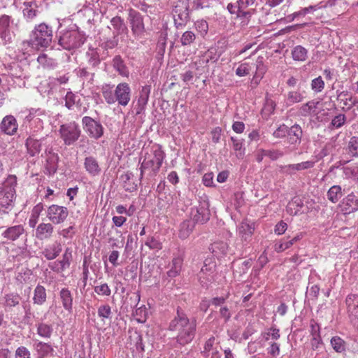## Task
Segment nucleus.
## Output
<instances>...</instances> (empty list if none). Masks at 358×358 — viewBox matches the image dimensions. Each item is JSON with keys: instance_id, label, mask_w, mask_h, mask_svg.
<instances>
[{"instance_id": "f257e3e1", "label": "nucleus", "mask_w": 358, "mask_h": 358, "mask_svg": "<svg viewBox=\"0 0 358 358\" xmlns=\"http://www.w3.org/2000/svg\"><path fill=\"white\" fill-rule=\"evenodd\" d=\"M168 330L176 333V342L180 345L190 343L195 337L196 322L195 319H189L185 311L178 307L176 314L170 321Z\"/></svg>"}, {"instance_id": "f03ea898", "label": "nucleus", "mask_w": 358, "mask_h": 358, "mask_svg": "<svg viewBox=\"0 0 358 358\" xmlns=\"http://www.w3.org/2000/svg\"><path fill=\"white\" fill-rule=\"evenodd\" d=\"M101 94L110 105L117 102L120 106H126L131 99V88L127 83L118 84L115 89L114 85L105 84L101 87Z\"/></svg>"}, {"instance_id": "7ed1b4c3", "label": "nucleus", "mask_w": 358, "mask_h": 358, "mask_svg": "<svg viewBox=\"0 0 358 358\" xmlns=\"http://www.w3.org/2000/svg\"><path fill=\"white\" fill-rule=\"evenodd\" d=\"M56 38L61 48L68 51L78 49L86 41L85 34L77 27L61 30L57 34Z\"/></svg>"}, {"instance_id": "20e7f679", "label": "nucleus", "mask_w": 358, "mask_h": 358, "mask_svg": "<svg viewBox=\"0 0 358 358\" xmlns=\"http://www.w3.org/2000/svg\"><path fill=\"white\" fill-rule=\"evenodd\" d=\"M166 155L162 150V146L159 144L152 145L151 152L147 153L145 158L141 163L140 171V180L143 177L144 171L147 169H151L150 176L153 177L157 176L160 167L162 165Z\"/></svg>"}, {"instance_id": "39448f33", "label": "nucleus", "mask_w": 358, "mask_h": 358, "mask_svg": "<svg viewBox=\"0 0 358 358\" xmlns=\"http://www.w3.org/2000/svg\"><path fill=\"white\" fill-rule=\"evenodd\" d=\"M53 38L52 27L45 22L36 24L31 31L28 44L37 49L50 46Z\"/></svg>"}, {"instance_id": "423d86ee", "label": "nucleus", "mask_w": 358, "mask_h": 358, "mask_svg": "<svg viewBox=\"0 0 358 358\" xmlns=\"http://www.w3.org/2000/svg\"><path fill=\"white\" fill-rule=\"evenodd\" d=\"M17 178L10 175L0 184V213H8L13 206L15 199Z\"/></svg>"}, {"instance_id": "0eeeda50", "label": "nucleus", "mask_w": 358, "mask_h": 358, "mask_svg": "<svg viewBox=\"0 0 358 358\" xmlns=\"http://www.w3.org/2000/svg\"><path fill=\"white\" fill-rule=\"evenodd\" d=\"M81 129L75 121L62 124L59 128V134L64 144L67 146L74 145L81 136Z\"/></svg>"}, {"instance_id": "6e6552de", "label": "nucleus", "mask_w": 358, "mask_h": 358, "mask_svg": "<svg viewBox=\"0 0 358 358\" xmlns=\"http://www.w3.org/2000/svg\"><path fill=\"white\" fill-rule=\"evenodd\" d=\"M82 125L84 131L91 138L98 140L103 135L104 128L101 123L90 116L82 118Z\"/></svg>"}, {"instance_id": "1a4fd4ad", "label": "nucleus", "mask_w": 358, "mask_h": 358, "mask_svg": "<svg viewBox=\"0 0 358 358\" xmlns=\"http://www.w3.org/2000/svg\"><path fill=\"white\" fill-rule=\"evenodd\" d=\"M12 23L13 20L10 16L3 15L0 17V39L4 45L11 43L14 36L11 27Z\"/></svg>"}, {"instance_id": "9d476101", "label": "nucleus", "mask_w": 358, "mask_h": 358, "mask_svg": "<svg viewBox=\"0 0 358 358\" xmlns=\"http://www.w3.org/2000/svg\"><path fill=\"white\" fill-rule=\"evenodd\" d=\"M69 215L67 208L58 205H51L47 210V217L52 223L59 224L65 221Z\"/></svg>"}, {"instance_id": "9b49d317", "label": "nucleus", "mask_w": 358, "mask_h": 358, "mask_svg": "<svg viewBox=\"0 0 358 358\" xmlns=\"http://www.w3.org/2000/svg\"><path fill=\"white\" fill-rule=\"evenodd\" d=\"M128 20L134 36H140L145 32V25L143 16L138 11L130 9Z\"/></svg>"}, {"instance_id": "f8f14e48", "label": "nucleus", "mask_w": 358, "mask_h": 358, "mask_svg": "<svg viewBox=\"0 0 358 358\" xmlns=\"http://www.w3.org/2000/svg\"><path fill=\"white\" fill-rule=\"evenodd\" d=\"M303 130L298 124L292 125L289 129L287 136V142L289 144L290 151L296 150L301 143Z\"/></svg>"}, {"instance_id": "ddd939ff", "label": "nucleus", "mask_w": 358, "mask_h": 358, "mask_svg": "<svg viewBox=\"0 0 358 358\" xmlns=\"http://www.w3.org/2000/svg\"><path fill=\"white\" fill-rule=\"evenodd\" d=\"M208 203L206 201L201 202L199 206L192 209L193 221L196 223L204 224L210 219Z\"/></svg>"}, {"instance_id": "4468645a", "label": "nucleus", "mask_w": 358, "mask_h": 358, "mask_svg": "<svg viewBox=\"0 0 358 358\" xmlns=\"http://www.w3.org/2000/svg\"><path fill=\"white\" fill-rule=\"evenodd\" d=\"M345 303L351 322L358 326V295L349 294L346 297Z\"/></svg>"}, {"instance_id": "2eb2a0df", "label": "nucleus", "mask_w": 358, "mask_h": 358, "mask_svg": "<svg viewBox=\"0 0 358 358\" xmlns=\"http://www.w3.org/2000/svg\"><path fill=\"white\" fill-rule=\"evenodd\" d=\"M0 129L8 135L15 134L17 130V123L15 117L10 115L5 116L0 124Z\"/></svg>"}, {"instance_id": "dca6fc26", "label": "nucleus", "mask_w": 358, "mask_h": 358, "mask_svg": "<svg viewBox=\"0 0 358 358\" xmlns=\"http://www.w3.org/2000/svg\"><path fill=\"white\" fill-rule=\"evenodd\" d=\"M150 90V85H145L142 87L137 101V104L135 107L136 115H140L145 110V106L149 99Z\"/></svg>"}, {"instance_id": "f3484780", "label": "nucleus", "mask_w": 358, "mask_h": 358, "mask_svg": "<svg viewBox=\"0 0 358 358\" xmlns=\"http://www.w3.org/2000/svg\"><path fill=\"white\" fill-rule=\"evenodd\" d=\"M87 64L91 70L96 71L101 64L99 53L96 48H90L86 52Z\"/></svg>"}, {"instance_id": "a211bd4d", "label": "nucleus", "mask_w": 358, "mask_h": 358, "mask_svg": "<svg viewBox=\"0 0 358 358\" xmlns=\"http://www.w3.org/2000/svg\"><path fill=\"white\" fill-rule=\"evenodd\" d=\"M84 167L86 171L92 176H99L101 169L99 165L98 161L94 157H87L84 161Z\"/></svg>"}, {"instance_id": "6ab92c4d", "label": "nucleus", "mask_w": 358, "mask_h": 358, "mask_svg": "<svg viewBox=\"0 0 358 358\" xmlns=\"http://www.w3.org/2000/svg\"><path fill=\"white\" fill-rule=\"evenodd\" d=\"M306 98V92L301 90L300 87L296 90L289 91L286 95V103L291 106L294 103H300Z\"/></svg>"}, {"instance_id": "aec40b11", "label": "nucleus", "mask_w": 358, "mask_h": 358, "mask_svg": "<svg viewBox=\"0 0 358 358\" xmlns=\"http://www.w3.org/2000/svg\"><path fill=\"white\" fill-rule=\"evenodd\" d=\"M27 153L34 157L40 153L41 150V141L33 136H29L25 141Z\"/></svg>"}, {"instance_id": "412c9836", "label": "nucleus", "mask_w": 358, "mask_h": 358, "mask_svg": "<svg viewBox=\"0 0 358 358\" xmlns=\"http://www.w3.org/2000/svg\"><path fill=\"white\" fill-rule=\"evenodd\" d=\"M112 66L122 76L128 77L129 71L124 60L120 55H115L112 60Z\"/></svg>"}, {"instance_id": "4be33fe9", "label": "nucleus", "mask_w": 358, "mask_h": 358, "mask_svg": "<svg viewBox=\"0 0 358 358\" xmlns=\"http://www.w3.org/2000/svg\"><path fill=\"white\" fill-rule=\"evenodd\" d=\"M343 209L348 213L354 212L358 210V196L353 193L348 194L342 201Z\"/></svg>"}, {"instance_id": "5701e85b", "label": "nucleus", "mask_w": 358, "mask_h": 358, "mask_svg": "<svg viewBox=\"0 0 358 358\" xmlns=\"http://www.w3.org/2000/svg\"><path fill=\"white\" fill-rule=\"evenodd\" d=\"M53 232V227L50 223H41L36 229V236L41 239L49 238Z\"/></svg>"}, {"instance_id": "b1692460", "label": "nucleus", "mask_w": 358, "mask_h": 358, "mask_svg": "<svg viewBox=\"0 0 358 358\" xmlns=\"http://www.w3.org/2000/svg\"><path fill=\"white\" fill-rule=\"evenodd\" d=\"M59 296L64 308L71 312L73 306V296L71 292L67 288H63L59 292Z\"/></svg>"}, {"instance_id": "393cba45", "label": "nucleus", "mask_w": 358, "mask_h": 358, "mask_svg": "<svg viewBox=\"0 0 358 358\" xmlns=\"http://www.w3.org/2000/svg\"><path fill=\"white\" fill-rule=\"evenodd\" d=\"M34 349L38 355V358H44L54 350L50 343L38 341L34 343Z\"/></svg>"}, {"instance_id": "a878e982", "label": "nucleus", "mask_w": 358, "mask_h": 358, "mask_svg": "<svg viewBox=\"0 0 358 358\" xmlns=\"http://www.w3.org/2000/svg\"><path fill=\"white\" fill-rule=\"evenodd\" d=\"M24 231L22 225H16L8 228L2 234L8 240L15 241L23 234Z\"/></svg>"}, {"instance_id": "bb28decb", "label": "nucleus", "mask_w": 358, "mask_h": 358, "mask_svg": "<svg viewBox=\"0 0 358 358\" xmlns=\"http://www.w3.org/2000/svg\"><path fill=\"white\" fill-rule=\"evenodd\" d=\"M318 104L319 101H315V100L308 101L306 103L301 106L299 110V115L303 117H308L312 113L315 112Z\"/></svg>"}, {"instance_id": "cd10ccee", "label": "nucleus", "mask_w": 358, "mask_h": 358, "mask_svg": "<svg viewBox=\"0 0 358 358\" xmlns=\"http://www.w3.org/2000/svg\"><path fill=\"white\" fill-rule=\"evenodd\" d=\"M189 14L188 0H175L172 10V15Z\"/></svg>"}, {"instance_id": "c85d7f7f", "label": "nucleus", "mask_w": 358, "mask_h": 358, "mask_svg": "<svg viewBox=\"0 0 358 358\" xmlns=\"http://www.w3.org/2000/svg\"><path fill=\"white\" fill-rule=\"evenodd\" d=\"M195 227V222L193 220H187L180 224L179 236L185 239L189 236Z\"/></svg>"}, {"instance_id": "c756f323", "label": "nucleus", "mask_w": 358, "mask_h": 358, "mask_svg": "<svg viewBox=\"0 0 358 358\" xmlns=\"http://www.w3.org/2000/svg\"><path fill=\"white\" fill-rule=\"evenodd\" d=\"M46 291L43 286L38 285L34 293L33 301L35 304L42 305L46 301Z\"/></svg>"}, {"instance_id": "7c9ffc66", "label": "nucleus", "mask_w": 358, "mask_h": 358, "mask_svg": "<svg viewBox=\"0 0 358 358\" xmlns=\"http://www.w3.org/2000/svg\"><path fill=\"white\" fill-rule=\"evenodd\" d=\"M303 206V201L300 197L295 196L289 202L287 206V211L291 215H296Z\"/></svg>"}, {"instance_id": "2f4dec72", "label": "nucleus", "mask_w": 358, "mask_h": 358, "mask_svg": "<svg viewBox=\"0 0 358 358\" xmlns=\"http://www.w3.org/2000/svg\"><path fill=\"white\" fill-rule=\"evenodd\" d=\"M43 210V205L42 203L36 204L32 209L31 216L29 220V225L31 228H34L38 221L40 214Z\"/></svg>"}, {"instance_id": "473e14b6", "label": "nucleus", "mask_w": 358, "mask_h": 358, "mask_svg": "<svg viewBox=\"0 0 358 358\" xmlns=\"http://www.w3.org/2000/svg\"><path fill=\"white\" fill-rule=\"evenodd\" d=\"M256 72L254 76L253 80L257 84L258 82L263 78L264 75L266 72V67L264 64L263 57H258L256 61Z\"/></svg>"}, {"instance_id": "72a5a7b5", "label": "nucleus", "mask_w": 358, "mask_h": 358, "mask_svg": "<svg viewBox=\"0 0 358 358\" xmlns=\"http://www.w3.org/2000/svg\"><path fill=\"white\" fill-rule=\"evenodd\" d=\"M37 334L42 338H50L53 332V328L51 324L43 322H39L36 324Z\"/></svg>"}, {"instance_id": "f704fd0d", "label": "nucleus", "mask_w": 358, "mask_h": 358, "mask_svg": "<svg viewBox=\"0 0 358 358\" xmlns=\"http://www.w3.org/2000/svg\"><path fill=\"white\" fill-rule=\"evenodd\" d=\"M174 27L176 29H182L189 21V14L172 15Z\"/></svg>"}, {"instance_id": "c9c22d12", "label": "nucleus", "mask_w": 358, "mask_h": 358, "mask_svg": "<svg viewBox=\"0 0 358 358\" xmlns=\"http://www.w3.org/2000/svg\"><path fill=\"white\" fill-rule=\"evenodd\" d=\"M110 24L115 30L114 33L115 36H118L127 29L124 20L119 16L113 17L110 20Z\"/></svg>"}, {"instance_id": "e433bc0d", "label": "nucleus", "mask_w": 358, "mask_h": 358, "mask_svg": "<svg viewBox=\"0 0 358 358\" xmlns=\"http://www.w3.org/2000/svg\"><path fill=\"white\" fill-rule=\"evenodd\" d=\"M134 175L131 172H127L121 176V179L123 182V187L127 192H131L137 189V185L134 182H131Z\"/></svg>"}, {"instance_id": "4c0bfd02", "label": "nucleus", "mask_w": 358, "mask_h": 358, "mask_svg": "<svg viewBox=\"0 0 358 358\" xmlns=\"http://www.w3.org/2000/svg\"><path fill=\"white\" fill-rule=\"evenodd\" d=\"M231 141L233 143V148L236 152V157L238 159H243L245 155V148H243L244 140L231 136Z\"/></svg>"}, {"instance_id": "58836bf2", "label": "nucleus", "mask_w": 358, "mask_h": 358, "mask_svg": "<svg viewBox=\"0 0 358 358\" xmlns=\"http://www.w3.org/2000/svg\"><path fill=\"white\" fill-rule=\"evenodd\" d=\"M307 50L301 45H296L292 50V56L295 61H305L307 59Z\"/></svg>"}, {"instance_id": "ea45409f", "label": "nucleus", "mask_w": 358, "mask_h": 358, "mask_svg": "<svg viewBox=\"0 0 358 358\" xmlns=\"http://www.w3.org/2000/svg\"><path fill=\"white\" fill-rule=\"evenodd\" d=\"M5 299V307L7 308H11L18 306L22 299L21 296L17 294H7L4 296Z\"/></svg>"}, {"instance_id": "a19ab883", "label": "nucleus", "mask_w": 358, "mask_h": 358, "mask_svg": "<svg viewBox=\"0 0 358 358\" xmlns=\"http://www.w3.org/2000/svg\"><path fill=\"white\" fill-rule=\"evenodd\" d=\"M328 199L333 203H336L343 196L342 188L339 185L332 186L327 192Z\"/></svg>"}, {"instance_id": "79ce46f5", "label": "nucleus", "mask_w": 358, "mask_h": 358, "mask_svg": "<svg viewBox=\"0 0 358 358\" xmlns=\"http://www.w3.org/2000/svg\"><path fill=\"white\" fill-rule=\"evenodd\" d=\"M32 2H25L23 15L27 21H32L38 15V11L32 6Z\"/></svg>"}, {"instance_id": "37998d69", "label": "nucleus", "mask_w": 358, "mask_h": 358, "mask_svg": "<svg viewBox=\"0 0 358 358\" xmlns=\"http://www.w3.org/2000/svg\"><path fill=\"white\" fill-rule=\"evenodd\" d=\"M348 95V92L346 91L341 92L338 94V99L341 101L343 103V106L347 107L348 110H350L354 106L353 100H355L356 97L350 96L347 97Z\"/></svg>"}, {"instance_id": "c03bdc74", "label": "nucleus", "mask_w": 358, "mask_h": 358, "mask_svg": "<svg viewBox=\"0 0 358 358\" xmlns=\"http://www.w3.org/2000/svg\"><path fill=\"white\" fill-rule=\"evenodd\" d=\"M253 228L247 222H242L238 227V233L242 239L246 241L252 234Z\"/></svg>"}, {"instance_id": "a18cd8bd", "label": "nucleus", "mask_w": 358, "mask_h": 358, "mask_svg": "<svg viewBox=\"0 0 358 358\" xmlns=\"http://www.w3.org/2000/svg\"><path fill=\"white\" fill-rule=\"evenodd\" d=\"M97 314L98 316L101 318V320L104 322L105 319H110L113 313L110 306L108 304H105L98 308Z\"/></svg>"}, {"instance_id": "49530a36", "label": "nucleus", "mask_w": 358, "mask_h": 358, "mask_svg": "<svg viewBox=\"0 0 358 358\" xmlns=\"http://www.w3.org/2000/svg\"><path fill=\"white\" fill-rule=\"evenodd\" d=\"M196 40V35L192 31H185L180 37V43L182 46H187L192 44Z\"/></svg>"}, {"instance_id": "de8ad7c7", "label": "nucleus", "mask_w": 358, "mask_h": 358, "mask_svg": "<svg viewBox=\"0 0 358 358\" xmlns=\"http://www.w3.org/2000/svg\"><path fill=\"white\" fill-rule=\"evenodd\" d=\"M96 71L88 70L87 67L79 69L77 71V75L80 78L85 80L88 82L92 81L94 77Z\"/></svg>"}, {"instance_id": "09e8293b", "label": "nucleus", "mask_w": 358, "mask_h": 358, "mask_svg": "<svg viewBox=\"0 0 358 358\" xmlns=\"http://www.w3.org/2000/svg\"><path fill=\"white\" fill-rule=\"evenodd\" d=\"M331 345L334 350L336 352H342L345 350V341L338 336H334L331 338Z\"/></svg>"}, {"instance_id": "8fccbe9b", "label": "nucleus", "mask_w": 358, "mask_h": 358, "mask_svg": "<svg viewBox=\"0 0 358 358\" xmlns=\"http://www.w3.org/2000/svg\"><path fill=\"white\" fill-rule=\"evenodd\" d=\"M78 96L71 92H68L65 96V106L69 109L72 110L74 105L78 101Z\"/></svg>"}, {"instance_id": "3c124183", "label": "nucleus", "mask_w": 358, "mask_h": 358, "mask_svg": "<svg viewBox=\"0 0 358 358\" xmlns=\"http://www.w3.org/2000/svg\"><path fill=\"white\" fill-rule=\"evenodd\" d=\"M324 88V82L321 76L314 78L311 81V89L316 93L322 92Z\"/></svg>"}, {"instance_id": "603ef678", "label": "nucleus", "mask_w": 358, "mask_h": 358, "mask_svg": "<svg viewBox=\"0 0 358 358\" xmlns=\"http://www.w3.org/2000/svg\"><path fill=\"white\" fill-rule=\"evenodd\" d=\"M350 153L354 157H358V137L353 136L348 143Z\"/></svg>"}, {"instance_id": "864d4df0", "label": "nucleus", "mask_w": 358, "mask_h": 358, "mask_svg": "<svg viewBox=\"0 0 358 358\" xmlns=\"http://www.w3.org/2000/svg\"><path fill=\"white\" fill-rule=\"evenodd\" d=\"M196 31L201 35L204 36L208 31V22L204 20H197L195 24Z\"/></svg>"}, {"instance_id": "5fc2aeb1", "label": "nucleus", "mask_w": 358, "mask_h": 358, "mask_svg": "<svg viewBox=\"0 0 358 358\" xmlns=\"http://www.w3.org/2000/svg\"><path fill=\"white\" fill-rule=\"evenodd\" d=\"M59 248H45L42 253L48 259H55L60 252Z\"/></svg>"}, {"instance_id": "6e6d98bb", "label": "nucleus", "mask_w": 358, "mask_h": 358, "mask_svg": "<svg viewBox=\"0 0 358 358\" xmlns=\"http://www.w3.org/2000/svg\"><path fill=\"white\" fill-rule=\"evenodd\" d=\"M118 44V39L117 36L114 35L112 38H108L101 45V47L106 50H111L115 48Z\"/></svg>"}, {"instance_id": "4d7b16f0", "label": "nucleus", "mask_w": 358, "mask_h": 358, "mask_svg": "<svg viewBox=\"0 0 358 358\" xmlns=\"http://www.w3.org/2000/svg\"><path fill=\"white\" fill-rule=\"evenodd\" d=\"M289 127L286 126L285 124H282L278 127L273 133V135L275 138H282L285 136H287V134L289 131Z\"/></svg>"}, {"instance_id": "13d9d810", "label": "nucleus", "mask_w": 358, "mask_h": 358, "mask_svg": "<svg viewBox=\"0 0 358 358\" xmlns=\"http://www.w3.org/2000/svg\"><path fill=\"white\" fill-rule=\"evenodd\" d=\"M37 62L43 67H51L54 64L53 59L48 57L45 54L40 55L37 58Z\"/></svg>"}, {"instance_id": "bf43d9fd", "label": "nucleus", "mask_w": 358, "mask_h": 358, "mask_svg": "<svg viewBox=\"0 0 358 358\" xmlns=\"http://www.w3.org/2000/svg\"><path fill=\"white\" fill-rule=\"evenodd\" d=\"M15 358H31L30 351L24 346L18 347L15 350Z\"/></svg>"}, {"instance_id": "052dcab7", "label": "nucleus", "mask_w": 358, "mask_h": 358, "mask_svg": "<svg viewBox=\"0 0 358 358\" xmlns=\"http://www.w3.org/2000/svg\"><path fill=\"white\" fill-rule=\"evenodd\" d=\"M263 153L271 160H276L283 156V152L278 150H264Z\"/></svg>"}, {"instance_id": "680f3d73", "label": "nucleus", "mask_w": 358, "mask_h": 358, "mask_svg": "<svg viewBox=\"0 0 358 358\" xmlns=\"http://www.w3.org/2000/svg\"><path fill=\"white\" fill-rule=\"evenodd\" d=\"M346 121V117L344 114H339L331 120V125L336 128L341 127Z\"/></svg>"}, {"instance_id": "e2e57ef3", "label": "nucleus", "mask_w": 358, "mask_h": 358, "mask_svg": "<svg viewBox=\"0 0 358 358\" xmlns=\"http://www.w3.org/2000/svg\"><path fill=\"white\" fill-rule=\"evenodd\" d=\"M250 71V68L248 63H243L236 69V74L239 77H243L248 75Z\"/></svg>"}, {"instance_id": "0e129e2a", "label": "nucleus", "mask_w": 358, "mask_h": 358, "mask_svg": "<svg viewBox=\"0 0 358 358\" xmlns=\"http://www.w3.org/2000/svg\"><path fill=\"white\" fill-rule=\"evenodd\" d=\"M94 292L99 295L104 296H109L111 293L110 289L106 283L96 286L94 287Z\"/></svg>"}, {"instance_id": "69168bd1", "label": "nucleus", "mask_w": 358, "mask_h": 358, "mask_svg": "<svg viewBox=\"0 0 358 358\" xmlns=\"http://www.w3.org/2000/svg\"><path fill=\"white\" fill-rule=\"evenodd\" d=\"M315 162L313 161H306L298 164H294L293 167L296 171L308 169L314 166Z\"/></svg>"}, {"instance_id": "338daca9", "label": "nucleus", "mask_w": 358, "mask_h": 358, "mask_svg": "<svg viewBox=\"0 0 358 358\" xmlns=\"http://www.w3.org/2000/svg\"><path fill=\"white\" fill-rule=\"evenodd\" d=\"M130 338H134V345L137 350H144L142 336L139 333L135 331Z\"/></svg>"}, {"instance_id": "774afa93", "label": "nucleus", "mask_w": 358, "mask_h": 358, "mask_svg": "<svg viewBox=\"0 0 358 358\" xmlns=\"http://www.w3.org/2000/svg\"><path fill=\"white\" fill-rule=\"evenodd\" d=\"M205 57H206V63L210 62L215 63L218 60L220 55L217 54L215 49H210L206 52Z\"/></svg>"}]
</instances>
